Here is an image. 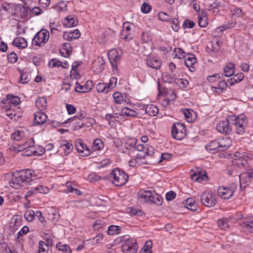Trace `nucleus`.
I'll list each match as a JSON object with an SVG mask.
<instances>
[{
    "instance_id": "ea45409f",
    "label": "nucleus",
    "mask_w": 253,
    "mask_h": 253,
    "mask_svg": "<svg viewBox=\"0 0 253 253\" xmlns=\"http://www.w3.org/2000/svg\"><path fill=\"white\" fill-rule=\"evenodd\" d=\"M56 248L64 253H71L72 251L69 245L63 244L61 242H59L56 246Z\"/></svg>"
},
{
    "instance_id": "20e7f679",
    "label": "nucleus",
    "mask_w": 253,
    "mask_h": 253,
    "mask_svg": "<svg viewBox=\"0 0 253 253\" xmlns=\"http://www.w3.org/2000/svg\"><path fill=\"white\" fill-rule=\"evenodd\" d=\"M110 178L113 180V183L116 186H122L127 181L128 176L119 169H115L111 171Z\"/></svg>"
},
{
    "instance_id": "f8f14e48",
    "label": "nucleus",
    "mask_w": 253,
    "mask_h": 253,
    "mask_svg": "<svg viewBox=\"0 0 253 253\" xmlns=\"http://www.w3.org/2000/svg\"><path fill=\"white\" fill-rule=\"evenodd\" d=\"M217 130L221 133L229 134L232 131L231 124L229 122V117L224 121H220L216 125Z\"/></svg>"
},
{
    "instance_id": "cd10ccee",
    "label": "nucleus",
    "mask_w": 253,
    "mask_h": 253,
    "mask_svg": "<svg viewBox=\"0 0 253 253\" xmlns=\"http://www.w3.org/2000/svg\"><path fill=\"white\" fill-rule=\"evenodd\" d=\"M152 193L150 191L140 190L138 193V196L144 201L150 202L153 198Z\"/></svg>"
},
{
    "instance_id": "7ed1b4c3",
    "label": "nucleus",
    "mask_w": 253,
    "mask_h": 253,
    "mask_svg": "<svg viewBox=\"0 0 253 253\" xmlns=\"http://www.w3.org/2000/svg\"><path fill=\"white\" fill-rule=\"evenodd\" d=\"M229 120L231 126H234L235 131L237 134H243L244 133L245 128L248 124L247 118L245 115L229 116Z\"/></svg>"
},
{
    "instance_id": "9b49d317",
    "label": "nucleus",
    "mask_w": 253,
    "mask_h": 253,
    "mask_svg": "<svg viewBox=\"0 0 253 253\" xmlns=\"http://www.w3.org/2000/svg\"><path fill=\"white\" fill-rule=\"evenodd\" d=\"M253 180V169L248 170L247 172L241 174L239 176V182L241 189L243 190L249 185Z\"/></svg>"
},
{
    "instance_id": "13d9d810",
    "label": "nucleus",
    "mask_w": 253,
    "mask_h": 253,
    "mask_svg": "<svg viewBox=\"0 0 253 253\" xmlns=\"http://www.w3.org/2000/svg\"><path fill=\"white\" fill-rule=\"evenodd\" d=\"M24 216L27 220L31 221L36 216V213L32 210H29L25 212Z\"/></svg>"
},
{
    "instance_id": "69168bd1",
    "label": "nucleus",
    "mask_w": 253,
    "mask_h": 253,
    "mask_svg": "<svg viewBox=\"0 0 253 253\" xmlns=\"http://www.w3.org/2000/svg\"><path fill=\"white\" fill-rule=\"evenodd\" d=\"M176 84L179 85L180 87H185L188 85L189 82L187 80L177 79L176 81Z\"/></svg>"
},
{
    "instance_id": "de8ad7c7",
    "label": "nucleus",
    "mask_w": 253,
    "mask_h": 253,
    "mask_svg": "<svg viewBox=\"0 0 253 253\" xmlns=\"http://www.w3.org/2000/svg\"><path fill=\"white\" fill-rule=\"evenodd\" d=\"M152 199L151 200L150 203L160 205L162 204V198L158 194L152 193Z\"/></svg>"
},
{
    "instance_id": "393cba45",
    "label": "nucleus",
    "mask_w": 253,
    "mask_h": 253,
    "mask_svg": "<svg viewBox=\"0 0 253 253\" xmlns=\"http://www.w3.org/2000/svg\"><path fill=\"white\" fill-rule=\"evenodd\" d=\"M35 123L37 125L44 124L47 120V116L41 111H38L34 114Z\"/></svg>"
},
{
    "instance_id": "bf43d9fd",
    "label": "nucleus",
    "mask_w": 253,
    "mask_h": 253,
    "mask_svg": "<svg viewBox=\"0 0 253 253\" xmlns=\"http://www.w3.org/2000/svg\"><path fill=\"white\" fill-rule=\"evenodd\" d=\"M113 97L115 100V102L118 104L121 103L124 100L123 94L119 92H115L113 94Z\"/></svg>"
},
{
    "instance_id": "6e6d98bb",
    "label": "nucleus",
    "mask_w": 253,
    "mask_h": 253,
    "mask_svg": "<svg viewBox=\"0 0 253 253\" xmlns=\"http://www.w3.org/2000/svg\"><path fill=\"white\" fill-rule=\"evenodd\" d=\"M77 85L75 87L76 91L79 93L87 92L90 90V88L85 86V85H81L78 84L77 82Z\"/></svg>"
},
{
    "instance_id": "49530a36",
    "label": "nucleus",
    "mask_w": 253,
    "mask_h": 253,
    "mask_svg": "<svg viewBox=\"0 0 253 253\" xmlns=\"http://www.w3.org/2000/svg\"><path fill=\"white\" fill-rule=\"evenodd\" d=\"M104 62L102 58H98L96 60H95L92 63L93 67H95L99 65L98 70L99 72H101L104 67Z\"/></svg>"
},
{
    "instance_id": "2eb2a0df",
    "label": "nucleus",
    "mask_w": 253,
    "mask_h": 253,
    "mask_svg": "<svg viewBox=\"0 0 253 253\" xmlns=\"http://www.w3.org/2000/svg\"><path fill=\"white\" fill-rule=\"evenodd\" d=\"M75 146L78 152L83 156H88L91 153L90 149L86 145L84 144V141L82 139L79 138L75 140Z\"/></svg>"
},
{
    "instance_id": "72a5a7b5",
    "label": "nucleus",
    "mask_w": 253,
    "mask_h": 253,
    "mask_svg": "<svg viewBox=\"0 0 253 253\" xmlns=\"http://www.w3.org/2000/svg\"><path fill=\"white\" fill-rule=\"evenodd\" d=\"M34 143L35 141L33 138L29 139L27 142L19 145L18 147V151H22L27 149L31 148L32 147H34Z\"/></svg>"
},
{
    "instance_id": "9d476101",
    "label": "nucleus",
    "mask_w": 253,
    "mask_h": 253,
    "mask_svg": "<svg viewBox=\"0 0 253 253\" xmlns=\"http://www.w3.org/2000/svg\"><path fill=\"white\" fill-rule=\"evenodd\" d=\"M125 242L122 245V250L124 253H136L137 244L136 240L129 237L124 238Z\"/></svg>"
},
{
    "instance_id": "58836bf2",
    "label": "nucleus",
    "mask_w": 253,
    "mask_h": 253,
    "mask_svg": "<svg viewBox=\"0 0 253 253\" xmlns=\"http://www.w3.org/2000/svg\"><path fill=\"white\" fill-rule=\"evenodd\" d=\"M14 4L11 3L4 2L1 6L0 10H3L9 14H12L14 10Z\"/></svg>"
},
{
    "instance_id": "ddd939ff",
    "label": "nucleus",
    "mask_w": 253,
    "mask_h": 253,
    "mask_svg": "<svg viewBox=\"0 0 253 253\" xmlns=\"http://www.w3.org/2000/svg\"><path fill=\"white\" fill-rule=\"evenodd\" d=\"M121 51L119 52L116 49L111 50L108 53V56L114 71H118L117 63L121 59Z\"/></svg>"
},
{
    "instance_id": "c756f323",
    "label": "nucleus",
    "mask_w": 253,
    "mask_h": 253,
    "mask_svg": "<svg viewBox=\"0 0 253 253\" xmlns=\"http://www.w3.org/2000/svg\"><path fill=\"white\" fill-rule=\"evenodd\" d=\"M244 75L242 73H239L233 76V77L228 80V83L230 86H232L235 84L241 82L244 79Z\"/></svg>"
},
{
    "instance_id": "a19ab883",
    "label": "nucleus",
    "mask_w": 253,
    "mask_h": 253,
    "mask_svg": "<svg viewBox=\"0 0 253 253\" xmlns=\"http://www.w3.org/2000/svg\"><path fill=\"white\" fill-rule=\"evenodd\" d=\"M25 136L24 132L22 130H16L12 134L11 138L12 139L19 141L23 139Z\"/></svg>"
},
{
    "instance_id": "79ce46f5",
    "label": "nucleus",
    "mask_w": 253,
    "mask_h": 253,
    "mask_svg": "<svg viewBox=\"0 0 253 253\" xmlns=\"http://www.w3.org/2000/svg\"><path fill=\"white\" fill-rule=\"evenodd\" d=\"M104 144L101 139L96 138L93 141L92 149L94 151L100 150L103 148Z\"/></svg>"
},
{
    "instance_id": "864d4df0",
    "label": "nucleus",
    "mask_w": 253,
    "mask_h": 253,
    "mask_svg": "<svg viewBox=\"0 0 253 253\" xmlns=\"http://www.w3.org/2000/svg\"><path fill=\"white\" fill-rule=\"evenodd\" d=\"M48 248L45 242L40 241L39 245V253H47Z\"/></svg>"
},
{
    "instance_id": "0eeeda50",
    "label": "nucleus",
    "mask_w": 253,
    "mask_h": 253,
    "mask_svg": "<svg viewBox=\"0 0 253 253\" xmlns=\"http://www.w3.org/2000/svg\"><path fill=\"white\" fill-rule=\"evenodd\" d=\"M191 179L199 183H205L208 181L209 177L205 170L196 168L195 169H191Z\"/></svg>"
},
{
    "instance_id": "4468645a",
    "label": "nucleus",
    "mask_w": 253,
    "mask_h": 253,
    "mask_svg": "<svg viewBox=\"0 0 253 253\" xmlns=\"http://www.w3.org/2000/svg\"><path fill=\"white\" fill-rule=\"evenodd\" d=\"M221 41L219 38H215L208 44L206 51L211 56H214L220 49Z\"/></svg>"
},
{
    "instance_id": "6ab92c4d",
    "label": "nucleus",
    "mask_w": 253,
    "mask_h": 253,
    "mask_svg": "<svg viewBox=\"0 0 253 253\" xmlns=\"http://www.w3.org/2000/svg\"><path fill=\"white\" fill-rule=\"evenodd\" d=\"M220 2L217 0H214L208 5L207 10L212 15L216 16L219 14Z\"/></svg>"
},
{
    "instance_id": "423d86ee",
    "label": "nucleus",
    "mask_w": 253,
    "mask_h": 253,
    "mask_svg": "<svg viewBox=\"0 0 253 253\" xmlns=\"http://www.w3.org/2000/svg\"><path fill=\"white\" fill-rule=\"evenodd\" d=\"M171 135L173 138L180 140L186 135V129L183 124L179 122L174 123L172 126Z\"/></svg>"
},
{
    "instance_id": "c85d7f7f",
    "label": "nucleus",
    "mask_w": 253,
    "mask_h": 253,
    "mask_svg": "<svg viewBox=\"0 0 253 253\" xmlns=\"http://www.w3.org/2000/svg\"><path fill=\"white\" fill-rule=\"evenodd\" d=\"M12 44L15 46L19 48H25L27 47V42L26 40L22 37H17L13 41Z\"/></svg>"
},
{
    "instance_id": "338daca9",
    "label": "nucleus",
    "mask_w": 253,
    "mask_h": 253,
    "mask_svg": "<svg viewBox=\"0 0 253 253\" xmlns=\"http://www.w3.org/2000/svg\"><path fill=\"white\" fill-rule=\"evenodd\" d=\"M17 59L18 57L17 55L14 52L10 53L8 55L7 60L8 62L11 63H15L17 61Z\"/></svg>"
},
{
    "instance_id": "3c124183",
    "label": "nucleus",
    "mask_w": 253,
    "mask_h": 253,
    "mask_svg": "<svg viewBox=\"0 0 253 253\" xmlns=\"http://www.w3.org/2000/svg\"><path fill=\"white\" fill-rule=\"evenodd\" d=\"M145 158V156L143 154H137L135 159L130 160L128 162V165L131 167H135L138 163V160L143 159Z\"/></svg>"
},
{
    "instance_id": "774afa93",
    "label": "nucleus",
    "mask_w": 253,
    "mask_h": 253,
    "mask_svg": "<svg viewBox=\"0 0 253 253\" xmlns=\"http://www.w3.org/2000/svg\"><path fill=\"white\" fill-rule=\"evenodd\" d=\"M1 249L3 253H18L15 250H10L6 245H3L1 246Z\"/></svg>"
},
{
    "instance_id": "412c9836",
    "label": "nucleus",
    "mask_w": 253,
    "mask_h": 253,
    "mask_svg": "<svg viewBox=\"0 0 253 253\" xmlns=\"http://www.w3.org/2000/svg\"><path fill=\"white\" fill-rule=\"evenodd\" d=\"M142 109L145 110L146 114L152 117L157 116L159 113L158 108L153 104L143 105Z\"/></svg>"
},
{
    "instance_id": "e2e57ef3",
    "label": "nucleus",
    "mask_w": 253,
    "mask_h": 253,
    "mask_svg": "<svg viewBox=\"0 0 253 253\" xmlns=\"http://www.w3.org/2000/svg\"><path fill=\"white\" fill-rule=\"evenodd\" d=\"M164 80L168 83H172L175 82L176 81V79L175 75L172 74L171 75H165L164 77Z\"/></svg>"
},
{
    "instance_id": "5fc2aeb1",
    "label": "nucleus",
    "mask_w": 253,
    "mask_h": 253,
    "mask_svg": "<svg viewBox=\"0 0 253 253\" xmlns=\"http://www.w3.org/2000/svg\"><path fill=\"white\" fill-rule=\"evenodd\" d=\"M218 227L221 229L226 230L229 228L228 223L225 219H220L217 221Z\"/></svg>"
},
{
    "instance_id": "09e8293b",
    "label": "nucleus",
    "mask_w": 253,
    "mask_h": 253,
    "mask_svg": "<svg viewBox=\"0 0 253 253\" xmlns=\"http://www.w3.org/2000/svg\"><path fill=\"white\" fill-rule=\"evenodd\" d=\"M141 40L143 42L148 43L151 41L152 36L150 32H144L141 35Z\"/></svg>"
},
{
    "instance_id": "e433bc0d",
    "label": "nucleus",
    "mask_w": 253,
    "mask_h": 253,
    "mask_svg": "<svg viewBox=\"0 0 253 253\" xmlns=\"http://www.w3.org/2000/svg\"><path fill=\"white\" fill-rule=\"evenodd\" d=\"M221 76L222 75L220 74H215L211 76H209L207 77V81L212 84V85H214L219 80L222 79Z\"/></svg>"
},
{
    "instance_id": "4d7b16f0",
    "label": "nucleus",
    "mask_w": 253,
    "mask_h": 253,
    "mask_svg": "<svg viewBox=\"0 0 253 253\" xmlns=\"http://www.w3.org/2000/svg\"><path fill=\"white\" fill-rule=\"evenodd\" d=\"M174 57L182 58L185 57L186 53L183 49L180 48H175L174 51Z\"/></svg>"
},
{
    "instance_id": "b1692460",
    "label": "nucleus",
    "mask_w": 253,
    "mask_h": 253,
    "mask_svg": "<svg viewBox=\"0 0 253 253\" xmlns=\"http://www.w3.org/2000/svg\"><path fill=\"white\" fill-rule=\"evenodd\" d=\"M49 191V189L46 186L42 185H39L36 187H35L33 189L29 191L27 193V196H29L31 195L37 193H43L46 194Z\"/></svg>"
},
{
    "instance_id": "37998d69",
    "label": "nucleus",
    "mask_w": 253,
    "mask_h": 253,
    "mask_svg": "<svg viewBox=\"0 0 253 253\" xmlns=\"http://www.w3.org/2000/svg\"><path fill=\"white\" fill-rule=\"evenodd\" d=\"M120 233V227L117 225H111L108 227L107 233L110 235L118 234Z\"/></svg>"
},
{
    "instance_id": "052dcab7",
    "label": "nucleus",
    "mask_w": 253,
    "mask_h": 253,
    "mask_svg": "<svg viewBox=\"0 0 253 253\" xmlns=\"http://www.w3.org/2000/svg\"><path fill=\"white\" fill-rule=\"evenodd\" d=\"M22 151V155L25 156H31L32 155H35V152H36V150L35 149V147L34 146L32 147L31 148L27 149Z\"/></svg>"
},
{
    "instance_id": "aec40b11",
    "label": "nucleus",
    "mask_w": 253,
    "mask_h": 253,
    "mask_svg": "<svg viewBox=\"0 0 253 253\" xmlns=\"http://www.w3.org/2000/svg\"><path fill=\"white\" fill-rule=\"evenodd\" d=\"M130 27L129 23H124L123 26V31L121 34L122 38L129 41L132 37L130 34Z\"/></svg>"
},
{
    "instance_id": "473e14b6",
    "label": "nucleus",
    "mask_w": 253,
    "mask_h": 253,
    "mask_svg": "<svg viewBox=\"0 0 253 253\" xmlns=\"http://www.w3.org/2000/svg\"><path fill=\"white\" fill-rule=\"evenodd\" d=\"M235 72V64L232 63H228L224 68V74L226 77H230L234 75Z\"/></svg>"
},
{
    "instance_id": "a211bd4d",
    "label": "nucleus",
    "mask_w": 253,
    "mask_h": 253,
    "mask_svg": "<svg viewBox=\"0 0 253 253\" xmlns=\"http://www.w3.org/2000/svg\"><path fill=\"white\" fill-rule=\"evenodd\" d=\"M20 102V98L17 96L11 94L6 95L5 98H3L1 102L3 104H8L12 107L17 108L16 106L19 104Z\"/></svg>"
},
{
    "instance_id": "a878e982",
    "label": "nucleus",
    "mask_w": 253,
    "mask_h": 253,
    "mask_svg": "<svg viewBox=\"0 0 253 253\" xmlns=\"http://www.w3.org/2000/svg\"><path fill=\"white\" fill-rule=\"evenodd\" d=\"M198 22L201 27H206L208 25L207 13L204 9H202L198 15Z\"/></svg>"
},
{
    "instance_id": "7c9ffc66",
    "label": "nucleus",
    "mask_w": 253,
    "mask_h": 253,
    "mask_svg": "<svg viewBox=\"0 0 253 253\" xmlns=\"http://www.w3.org/2000/svg\"><path fill=\"white\" fill-rule=\"evenodd\" d=\"M17 108L12 107V106L5 107V111L6 115L9 117L11 119L16 120L20 116L19 114L15 112V109Z\"/></svg>"
},
{
    "instance_id": "8fccbe9b",
    "label": "nucleus",
    "mask_w": 253,
    "mask_h": 253,
    "mask_svg": "<svg viewBox=\"0 0 253 253\" xmlns=\"http://www.w3.org/2000/svg\"><path fill=\"white\" fill-rule=\"evenodd\" d=\"M197 65V60L196 54L191 53V72L196 71Z\"/></svg>"
},
{
    "instance_id": "39448f33",
    "label": "nucleus",
    "mask_w": 253,
    "mask_h": 253,
    "mask_svg": "<svg viewBox=\"0 0 253 253\" xmlns=\"http://www.w3.org/2000/svg\"><path fill=\"white\" fill-rule=\"evenodd\" d=\"M49 38V31L45 29H42L34 36L32 44L36 46L42 47L48 41Z\"/></svg>"
},
{
    "instance_id": "5701e85b",
    "label": "nucleus",
    "mask_w": 253,
    "mask_h": 253,
    "mask_svg": "<svg viewBox=\"0 0 253 253\" xmlns=\"http://www.w3.org/2000/svg\"><path fill=\"white\" fill-rule=\"evenodd\" d=\"M81 36V33L78 30H75L73 31L65 32L63 37L64 39L68 41H72L73 39H77Z\"/></svg>"
},
{
    "instance_id": "bb28decb",
    "label": "nucleus",
    "mask_w": 253,
    "mask_h": 253,
    "mask_svg": "<svg viewBox=\"0 0 253 253\" xmlns=\"http://www.w3.org/2000/svg\"><path fill=\"white\" fill-rule=\"evenodd\" d=\"M78 23L77 18L71 16L66 17L62 22L63 26L67 28L75 27L78 25Z\"/></svg>"
},
{
    "instance_id": "f257e3e1",
    "label": "nucleus",
    "mask_w": 253,
    "mask_h": 253,
    "mask_svg": "<svg viewBox=\"0 0 253 253\" xmlns=\"http://www.w3.org/2000/svg\"><path fill=\"white\" fill-rule=\"evenodd\" d=\"M36 175L32 169L22 170L16 173L11 179L10 183L14 186L16 185L23 186L22 184L28 183L35 179H36Z\"/></svg>"
},
{
    "instance_id": "c9c22d12",
    "label": "nucleus",
    "mask_w": 253,
    "mask_h": 253,
    "mask_svg": "<svg viewBox=\"0 0 253 253\" xmlns=\"http://www.w3.org/2000/svg\"><path fill=\"white\" fill-rule=\"evenodd\" d=\"M60 147H63V149H64V153L66 155L69 154L73 149V145L68 143L66 140H64L61 142Z\"/></svg>"
},
{
    "instance_id": "f704fd0d",
    "label": "nucleus",
    "mask_w": 253,
    "mask_h": 253,
    "mask_svg": "<svg viewBox=\"0 0 253 253\" xmlns=\"http://www.w3.org/2000/svg\"><path fill=\"white\" fill-rule=\"evenodd\" d=\"M36 105L40 110H44L46 108V99L44 97L38 98L36 101Z\"/></svg>"
},
{
    "instance_id": "6e6552de",
    "label": "nucleus",
    "mask_w": 253,
    "mask_h": 253,
    "mask_svg": "<svg viewBox=\"0 0 253 253\" xmlns=\"http://www.w3.org/2000/svg\"><path fill=\"white\" fill-rule=\"evenodd\" d=\"M201 202L206 207H213L217 202V196L211 191H206L201 195Z\"/></svg>"
},
{
    "instance_id": "f3484780",
    "label": "nucleus",
    "mask_w": 253,
    "mask_h": 253,
    "mask_svg": "<svg viewBox=\"0 0 253 253\" xmlns=\"http://www.w3.org/2000/svg\"><path fill=\"white\" fill-rule=\"evenodd\" d=\"M228 82H227L222 79L216 84L211 85V90L215 94H221L226 90L228 86Z\"/></svg>"
},
{
    "instance_id": "2f4dec72",
    "label": "nucleus",
    "mask_w": 253,
    "mask_h": 253,
    "mask_svg": "<svg viewBox=\"0 0 253 253\" xmlns=\"http://www.w3.org/2000/svg\"><path fill=\"white\" fill-rule=\"evenodd\" d=\"M72 52V46L69 43H65L63 44L62 49L60 50V53L63 57H69Z\"/></svg>"
},
{
    "instance_id": "1a4fd4ad",
    "label": "nucleus",
    "mask_w": 253,
    "mask_h": 253,
    "mask_svg": "<svg viewBox=\"0 0 253 253\" xmlns=\"http://www.w3.org/2000/svg\"><path fill=\"white\" fill-rule=\"evenodd\" d=\"M236 188V185L235 184H232L228 186H221L218 187L217 193L222 199H229L232 197Z\"/></svg>"
},
{
    "instance_id": "dca6fc26",
    "label": "nucleus",
    "mask_w": 253,
    "mask_h": 253,
    "mask_svg": "<svg viewBox=\"0 0 253 253\" xmlns=\"http://www.w3.org/2000/svg\"><path fill=\"white\" fill-rule=\"evenodd\" d=\"M237 219H243L242 224V227L245 231L248 232H253V216H248L243 218L242 214L237 215L236 218Z\"/></svg>"
},
{
    "instance_id": "603ef678",
    "label": "nucleus",
    "mask_w": 253,
    "mask_h": 253,
    "mask_svg": "<svg viewBox=\"0 0 253 253\" xmlns=\"http://www.w3.org/2000/svg\"><path fill=\"white\" fill-rule=\"evenodd\" d=\"M136 143V140L134 138H129L125 143V147L127 149L134 148Z\"/></svg>"
},
{
    "instance_id": "680f3d73",
    "label": "nucleus",
    "mask_w": 253,
    "mask_h": 253,
    "mask_svg": "<svg viewBox=\"0 0 253 253\" xmlns=\"http://www.w3.org/2000/svg\"><path fill=\"white\" fill-rule=\"evenodd\" d=\"M117 79L116 77H112L109 81L108 84H107V87L108 89L109 92L115 87L117 84Z\"/></svg>"
},
{
    "instance_id": "f03ea898",
    "label": "nucleus",
    "mask_w": 253,
    "mask_h": 253,
    "mask_svg": "<svg viewBox=\"0 0 253 253\" xmlns=\"http://www.w3.org/2000/svg\"><path fill=\"white\" fill-rule=\"evenodd\" d=\"M232 144L231 140L228 137L221 138L219 140H214L205 146L207 151L211 153L223 151L227 149Z\"/></svg>"
},
{
    "instance_id": "0e129e2a",
    "label": "nucleus",
    "mask_w": 253,
    "mask_h": 253,
    "mask_svg": "<svg viewBox=\"0 0 253 253\" xmlns=\"http://www.w3.org/2000/svg\"><path fill=\"white\" fill-rule=\"evenodd\" d=\"M199 208V202L198 199H193L191 198V211H196Z\"/></svg>"
},
{
    "instance_id": "4c0bfd02",
    "label": "nucleus",
    "mask_w": 253,
    "mask_h": 253,
    "mask_svg": "<svg viewBox=\"0 0 253 253\" xmlns=\"http://www.w3.org/2000/svg\"><path fill=\"white\" fill-rule=\"evenodd\" d=\"M122 113L123 116L126 117H136L138 115V113L135 111L127 107L124 108L122 110Z\"/></svg>"
},
{
    "instance_id": "a18cd8bd",
    "label": "nucleus",
    "mask_w": 253,
    "mask_h": 253,
    "mask_svg": "<svg viewBox=\"0 0 253 253\" xmlns=\"http://www.w3.org/2000/svg\"><path fill=\"white\" fill-rule=\"evenodd\" d=\"M152 242L148 241L146 242L143 248L141 250L140 253H153L151 251Z\"/></svg>"
},
{
    "instance_id": "c03bdc74",
    "label": "nucleus",
    "mask_w": 253,
    "mask_h": 253,
    "mask_svg": "<svg viewBox=\"0 0 253 253\" xmlns=\"http://www.w3.org/2000/svg\"><path fill=\"white\" fill-rule=\"evenodd\" d=\"M96 89L99 92H103L105 94L109 92L107 87V84L104 83H99L96 85Z\"/></svg>"
},
{
    "instance_id": "4be33fe9",
    "label": "nucleus",
    "mask_w": 253,
    "mask_h": 253,
    "mask_svg": "<svg viewBox=\"0 0 253 253\" xmlns=\"http://www.w3.org/2000/svg\"><path fill=\"white\" fill-rule=\"evenodd\" d=\"M146 63L149 67L155 69H159L162 64L159 59L151 56L147 57Z\"/></svg>"
}]
</instances>
